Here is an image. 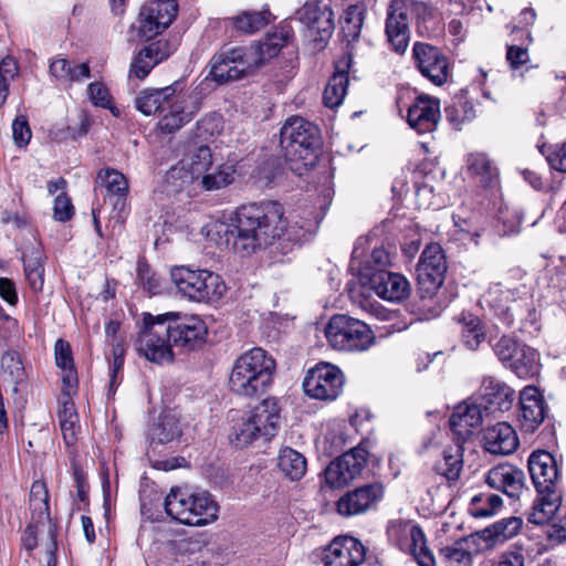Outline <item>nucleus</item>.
<instances>
[{"label":"nucleus","mask_w":566,"mask_h":566,"mask_svg":"<svg viewBox=\"0 0 566 566\" xmlns=\"http://www.w3.org/2000/svg\"><path fill=\"white\" fill-rule=\"evenodd\" d=\"M506 59L510 62L512 69H518L528 61L527 49L518 45H509Z\"/></svg>","instance_id":"nucleus-64"},{"label":"nucleus","mask_w":566,"mask_h":566,"mask_svg":"<svg viewBox=\"0 0 566 566\" xmlns=\"http://www.w3.org/2000/svg\"><path fill=\"white\" fill-rule=\"evenodd\" d=\"M321 146L319 129L300 116L287 118L280 132V147L286 161L313 166Z\"/></svg>","instance_id":"nucleus-5"},{"label":"nucleus","mask_w":566,"mask_h":566,"mask_svg":"<svg viewBox=\"0 0 566 566\" xmlns=\"http://www.w3.org/2000/svg\"><path fill=\"white\" fill-rule=\"evenodd\" d=\"M277 465L281 472L292 481L301 480L306 473L307 462L305 457L292 448L280 451Z\"/></svg>","instance_id":"nucleus-41"},{"label":"nucleus","mask_w":566,"mask_h":566,"mask_svg":"<svg viewBox=\"0 0 566 566\" xmlns=\"http://www.w3.org/2000/svg\"><path fill=\"white\" fill-rule=\"evenodd\" d=\"M473 108L464 102H454L444 108L446 118L455 128H459L461 124L473 117Z\"/></svg>","instance_id":"nucleus-56"},{"label":"nucleus","mask_w":566,"mask_h":566,"mask_svg":"<svg viewBox=\"0 0 566 566\" xmlns=\"http://www.w3.org/2000/svg\"><path fill=\"white\" fill-rule=\"evenodd\" d=\"M412 61L419 73L436 86L444 85L452 75L450 59L438 46L426 42H415Z\"/></svg>","instance_id":"nucleus-13"},{"label":"nucleus","mask_w":566,"mask_h":566,"mask_svg":"<svg viewBox=\"0 0 566 566\" xmlns=\"http://www.w3.org/2000/svg\"><path fill=\"white\" fill-rule=\"evenodd\" d=\"M398 526L410 537V553L419 566H436V559L427 545L426 535L418 525L399 523Z\"/></svg>","instance_id":"nucleus-34"},{"label":"nucleus","mask_w":566,"mask_h":566,"mask_svg":"<svg viewBox=\"0 0 566 566\" xmlns=\"http://www.w3.org/2000/svg\"><path fill=\"white\" fill-rule=\"evenodd\" d=\"M13 140L17 146H27L31 139V129L24 116H18L12 123Z\"/></svg>","instance_id":"nucleus-60"},{"label":"nucleus","mask_w":566,"mask_h":566,"mask_svg":"<svg viewBox=\"0 0 566 566\" xmlns=\"http://www.w3.org/2000/svg\"><path fill=\"white\" fill-rule=\"evenodd\" d=\"M176 0H155L143 6L138 14L137 34L144 41H150L161 34L176 19Z\"/></svg>","instance_id":"nucleus-16"},{"label":"nucleus","mask_w":566,"mask_h":566,"mask_svg":"<svg viewBox=\"0 0 566 566\" xmlns=\"http://www.w3.org/2000/svg\"><path fill=\"white\" fill-rule=\"evenodd\" d=\"M19 74V64L12 56H6L0 62V107L4 104L9 85Z\"/></svg>","instance_id":"nucleus-52"},{"label":"nucleus","mask_w":566,"mask_h":566,"mask_svg":"<svg viewBox=\"0 0 566 566\" xmlns=\"http://www.w3.org/2000/svg\"><path fill=\"white\" fill-rule=\"evenodd\" d=\"M24 273L30 287L34 292L42 291L44 283V265L42 253L38 249H32L30 253L23 256Z\"/></svg>","instance_id":"nucleus-45"},{"label":"nucleus","mask_w":566,"mask_h":566,"mask_svg":"<svg viewBox=\"0 0 566 566\" xmlns=\"http://www.w3.org/2000/svg\"><path fill=\"white\" fill-rule=\"evenodd\" d=\"M481 406L484 412L509 411L515 400V391L505 382L485 377L480 387Z\"/></svg>","instance_id":"nucleus-24"},{"label":"nucleus","mask_w":566,"mask_h":566,"mask_svg":"<svg viewBox=\"0 0 566 566\" xmlns=\"http://www.w3.org/2000/svg\"><path fill=\"white\" fill-rule=\"evenodd\" d=\"M1 368L10 376L11 380L15 385L21 384L25 378V370L21 356L15 350H8L2 355Z\"/></svg>","instance_id":"nucleus-50"},{"label":"nucleus","mask_w":566,"mask_h":566,"mask_svg":"<svg viewBox=\"0 0 566 566\" xmlns=\"http://www.w3.org/2000/svg\"><path fill=\"white\" fill-rule=\"evenodd\" d=\"M518 447V438L514 428L506 421L489 426L483 431V448L495 455H507Z\"/></svg>","instance_id":"nucleus-27"},{"label":"nucleus","mask_w":566,"mask_h":566,"mask_svg":"<svg viewBox=\"0 0 566 566\" xmlns=\"http://www.w3.org/2000/svg\"><path fill=\"white\" fill-rule=\"evenodd\" d=\"M233 437L232 442L238 448L248 447L258 438H262L259 427H255L249 417L234 428Z\"/></svg>","instance_id":"nucleus-53"},{"label":"nucleus","mask_w":566,"mask_h":566,"mask_svg":"<svg viewBox=\"0 0 566 566\" xmlns=\"http://www.w3.org/2000/svg\"><path fill=\"white\" fill-rule=\"evenodd\" d=\"M55 363L59 368L74 366L73 353L69 342L59 338L54 345Z\"/></svg>","instance_id":"nucleus-58"},{"label":"nucleus","mask_w":566,"mask_h":566,"mask_svg":"<svg viewBox=\"0 0 566 566\" xmlns=\"http://www.w3.org/2000/svg\"><path fill=\"white\" fill-rule=\"evenodd\" d=\"M516 292L511 289H502L501 284L491 286L486 293V301L494 308L496 315L506 325L513 323L511 303L515 301Z\"/></svg>","instance_id":"nucleus-38"},{"label":"nucleus","mask_w":566,"mask_h":566,"mask_svg":"<svg viewBox=\"0 0 566 566\" xmlns=\"http://www.w3.org/2000/svg\"><path fill=\"white\" fill-rule=\"evenodd\" d=\"M255 56L245 46L222 48L210 60L209 76L218 84L242 80L255 70Z\"/></svg>","instance_id":"nucleus-10"},{"label":"nucleus","mask_w":566,"mask_h":566,"mask_svg":"<svg viewBox=\"0 0 566 566\" xmlns=\"http://www.w3.org/2000/svg\"><path fill=\"white\" fill-rule=\"evenodd\" d=\"M172 53L170 42L165 39L157 40L144 46L133 59L129 76L145 78L150 71Z\"/></svg>","instance_id":"nucleus-25"},{"label":"nucleus","mask_w":566,"mask_h":566,"mask_svg":"<svg viewBox=\"0 0 566 566\" xmlns=\"http://www.w3.org/2000/svg\"><path fill=\"white\" fill-rule=\"evenodd\" d=\"M365 12L366 9L363 3L349 4L346 8L340 21V32L348 45L359 39L364 25Z\"/></svg>","instance_id":"nucleus-39"},{"label":"nucleus","mask_w":566,"mask_h":566,"mask_svg":"<svg viewBox=\"0 0 566 566\" xmlns=\"http://www.w3.org/2000/svg\"><path fill=\"white\" fill-rule=\"evenodd\" d=\"M525 556L523 548L514 547L507 549L499 556V559L492 564V566H524Z\"/></svg>","instance_id":"nucleus-62"},{"label":"nucleus","mask_w":566,"mask_h":566,"mask_svg":"<svg viewBox=\"0 0 566 566\" xmlns=\"http://www.w3.org/2000/svg\"><path fill=\"white\" fill-rule=\"evenodd\" d=\"M547 415L543 394L535 386H526L520 391L517 421L525 433H534Z\"/></svg>","instance_id":"nucleus-21"},{"label":"nucleus","mask_w":566,"mask_h":566,"mask_svg":"<svg viewBox=\"0 0 566 566\" xmlns=\"http://www.w3.org/2000/svg\"><path fill=\"white\" fill-rule=\"evenodd\" d=\"M527 468L538 493L528 520L534 524H544L555 517L563 503L560 468L556 458L545 450L533 451Z\"/></svg>","instance_id":"nucleus-2"},{"label":"nucleus","mask_w":566,"mask_h":566,"mask_svg":"<svg viewBox=\"0 0 566 566\" xmlns=\"http://www.w3.org/2000/svg\"><path fill=\"white\" fill-rule=\"evenodd\" d=\"M135 348L139 356L155 364L174 360L171 343L160 314H143V324L135 339Z\"/></svg>","instance_id":"nucleus-8"},{"label":"nucleus","mask_w":566,"mask_h":566,"mask_svg":"<svg viewBox=\"0 0 566 566\" xmlns=\"http://www.w3.org/2000/svg\"><path fill=\"white\" fill-rule=\"evenodd\" d=\"M74 207L70 197L62 192L54 199L53 217L56 221L66 222L72 219Z\"/></svg>","instance_id":"nucleus-57"},{"label":"nucleus","mask_w":566,"mask_h":566,"mask_svg":"<svg viewBox=\"0 0 566 566\" xmlns=\"http://www.w3.org/2000/svg\"><path fill=\"white\" fill-rule=\"evenodd\" d=\"M170 275L178 292L193 302H216L226 292V284L220 275L211 271L176 266Z\"/></svg>","instance_id":"nucleus-7"},{"label":"nucleus","mask_w":566,"mask_h":566,"mask_svg":"<svg viewBox=\"0 0 566 566\" xmlns=\"http://www.w3.org/2000/svg\"><path fill=\"white\" fill-rule=\"evenodd\" d=\"M50 73L57 80L71 82L72 66L66 59H56L50 64Z\"/></svg>","instance_id":"nucleus-63"},{"label":"nucleus","mask_w":566,"mask_h":566,"mask_svg":"<svg viewBox=\"0 0 566 566\" xmlns=\"http://www.w3.org/2000/svg\"><path fill=\"white\" fill-rule=\"evenodd\" d=\"M462 468L463 446L460 443L446 448L442 452V458L433 465V470L448 481L459 480Z\"/></svg>","instance_id":"nucleus-36"},{"label":"nucleus","mask_w":566,"mask_h":566,"mask_svg":"<svg viewBox=\"0 0 566 566\" xmlns=\"http://www.w3.org/2000/svg\"><path fill=\"white\" fill-rule=\"evenodd\" d=\"M212 166V154L208 146L198 147L190 157L189 169L193 177L207 174Z\"/></svg>","instance_id":"nucleus-55"},{"label":"nucleus","mask_w":566,"mask_h":566,"mask_svg":"<svg viewBox=\"0 0 566 566\" xmlns=\"http://www.w3.org/2000/svg\"><path fill=\"white\" fill-rule=\"evenodd\" d=\"M361 284L381 297L390 302H400L410 294V285L400 273L390 271H373L366 266L361 272Z\"/></svg>","instance_id":"nucleus-17"},{"label":"nucleus","mask_w":566,"mask_h":566,"mask_svg":"<svg viewBox=\"0 0 566 566\" xmlns=\"http://www.w3.org/2000/svg\"><path fill=\"white\" fill-rule=\"evenodd\" d=\"M175 94L176 90L172 85L163 88H146L136 96L135 107L146 116L165 112L166 104Z\"/></svg>","instance_id":"nucleus-31"},{"label":"nucleus","mask_w":566,"mask_h":566,"mask_svg":"<svg viewBox=\"0 0 566 566\" xmlns=\"http://www.w3.org/2000/svg\"><path fill=\"white\" fill-rule=\"evenodd\" d=\"M233 177L226 171L217 170L212 174H205L202 176V186L206 190H217L231 184Z\"/></svg>","instance_id":"nucleus-61"},{"label":"nucleus","mask_w":566,"mask_h":566,"mask_svg":"<svg viewBox=\"0 0 566 566\" xmlns=\"http://www.w3.org/2000/svg\"><path fill=\"white\" fill-rule=\"evenodd\" d=\"M281 408L276 398L269 397L255 406L249 416L264 440H270L277 433Z\"/></svg>","instance_id":"nucleus-30"},{"label":"nucleus","mask_w":566,"mask_h":566,"mask_svg":"<svg viewBox=\"0 0 566 566\" xmlns=\"http://www.w3.org/2000/svg\"><path fill=\"white\" fill-rule=\"evenodd\" d=\"M247 51H251L255 56V70L261 67L265 62L270 59L276 56L282 50V42L275 40V36H272L271 33H268L265 38L258 42L253 43L249 46H245Z\"/></svg>","instance_id":"nucleus-48"},{"label":"nucleus","mask_w":566,"mask_h":566,"mask_svg":"<svg viewBox=\"0 0 566 566\" xmlns=\"http://www.w3.org/2000/svg\"><path fill=\"white\" fill-rule=\"evenodd\" d=\"M166 513L181 524L202 526L218 518L219 505L207 491L189 492L174 486L164 502Z\"/></svg>","instance_id":"nucleus-4"},{"label":"nucleus","mask_w":566,"mask_h":566,"mask_svg":"<svg viewBox=\"0 0 566 566\" xmlns=\"http://www.w3.org/2000/svg\"><path fill=\"white\" fill-rule=\"evenodd\" d=\"M271 12L265 9L262 11H242L240 14L229 18L228 21L241 34H253L270 23Z\"/></svg>","instance_id":"nucleus-40"},{"label":"nucleus","mask_w":566,"mask_h":566,"mask_svg":"<svg viewBox=\"0 0 566 566\" xmlns=\"http://www.w3.org/2000/svg\"><path fill=\"white\" fill-rule=\"evenodd\" d=\"M524 472L509 463L493 467L486 474L485 482L492 489L502 491L511 499H517L524 489Z\"/></svg>","instance_id":"nucleus-26"},{"label":"nucleus","mask_w":566,"mask_h":566,"mask_svg":"<svg viewBox=\"0 0 566 566\" xmlns=\"http://www.w3.org/2000/svg\"><path fill=\"white\" fill-rule=\"evenodd\" d=\"M440 116V101L420 94L408 108L407 122L418 134H426L436 130Z\"/></svg>","instance_id":"nucleus-22"},{"label":"nucleus","mask_w":566,"mask_h":566,"mask_svg":"<svg viewBox=\"0 0 566 566\" xmlns=\"http://www.w3.org/2000/svg\"><path fill=\"white\" fill-rule=\"evenodd\" d=\"M96 182L104 187L107 193L117 196L116 205L127 196L128 181L120 171L114 168L101 169L97 172Z\"/></svg>","instance_id":"nucleus-44"},{"label":"nucleus","mask_w":566,"mask_h":566,"mask_svg":"<svg viewBox=\"0 0 566 566\" xmlns=\"http://www.w3.org/2000/svg\"><path fill=\"white\" fill-rule=\"evenodd\" d=\"M467 166L469 174L478 178L483 187H492L497 181V168L486 154H470L467 159Z\"/></svg>","instance_id":"nucleus-35"},{"label":"nucleus","mask_w":566,"mask_h":566,"mask_svg":"<svg viewBox=\"0 0 566 566\" xmlns=\"http://www.w3.org/2000/svg\"><path fill=\"white\" fill-rule=\"evenodd\" d=\"M476 533L464 536L453 544L440 549V556L448 566H471L473 562L472 551L476 545Z\"/></svg>","instance_id":"nucleus-32"},{"label":"nucleus","mask_w":566,"mask_h":566,"mask_svg":"<svg viewBox=\"0 0 566 566\" xmlns=\"http://www.w3.org/2000/svg\"><path fill=\"white\" fill-rule=\"evenodd\" d=\"M296 19L306 27L312 41L323 49L335 30L332 8L319 0H308L295 12Z\"/></svg>","instance_id":"nucleus-14"},{"label":"nucleus","mask_w":566,"mask_h":566,"mask_svg":"<svg viewBox=\"0 0 566 566\" xmlns=\"http://www.w3.org/2000/svg\"><path fill=\"white\" fill-rule=\"evenodd\" d=\"M368 452L357 447L343 453L325 469V480L332 488H343L358 476L366 467Z\"/></svg>","instance_id":"nucleus-18"},{"label":"nucleus","mask_w":566,"mask_h":566,"mask_svg":"<svg viewBox=\"0 0 566 566\" xmlns=\"http://www.w3.org/2000/svg\"><path fill=\"white\" fill-rule=\"evenodd\" d=\"M138 284L149 294L156 295L161 291L160 277L150 269L145 259L137 262Z\"/></svg>","instance_id":"nucleus-51"},{"label":"nucleus","mask_w":566,"mask_h":566,"mask_svg":"<svg viewBox=\"0 0 566 566\" xmlns=\"http://www.w3.org/2000/svg\"><path fill=\"white\" fill-rule=\"evenodd\" d=\"M226 243L235 253L244 256L275 240L297 243L301 239L289 227L284 208L277 201H262L239 207L232 226L224 232Z\"/></svg>","instance_id":"nucleus-1"},{"label":"nucleus","mask_w":566,"mask_h":566,"mask_svg":"<svg viewBox=\"0 0 566 566\" xmlns=\"http://www.w3.org/2000/svg\"><path fill=\"white\" fill-rule=\"evenodd\" d=\"M199 109L197 104L190 105L185 95H174L166 104V113L158 122V128L164 134H174L189 123Z\"/></svg>","instance_id":"nucleus-28"},{"label":"nucleus","mask_w":566,"mask_h":566,"mask_svg":"<svg viewBox=\"0 0 566 566\" xmlns=\"http://www.w3.org/2000/svg\"><path fill=\"white\" fill-rule=\"evenodd\" d=\"M509 367L524 379L533 378L539 374L541 364L538 353L527 345H524Z\"/></svg>","instance_id":"nucleus-42"},{"label":"nucleus","mask_w":566,"mask_h":566,"mask_svg":"<svg viewBox=\"0 0 566 566\" xmlns=\"http://www.w3.org/2000/svg\"><path fill=\"white\" fill-rule=\"evenodd\" d=\"M447 258L439 243L428 244L417 264L418 294L422 300L432 298L442 286L447 273Z\"/></svg>","instance_id":"nucleus-12"},{"label":"nucleus","mask_w":566,"mask_h":566,"mask_svg":"<svg viewBox=\"0 0 566 566\" xmlns=\"http://www.w3.org/2000/svg\"><path fill=\"white\" fill-rule=\"evenodd\" d=\"M385 488L381 482H371L347 491L336 502L337 512L343 516L366 513L377 507L382 500Z\"/></svg>","instance_id":"nucleus-19"},{"label":"nucleus","mask_w":566,"mask_h":566,"mask_svg":"<svg viewBox=\"0 0 566 566\" xmlns=\"http://www.w3.org/2000/svg\"><path fill=\"white\" fill-rule=\"evenodd\" d=\"M276 364L261 347L241 354L234 361L230 376V391L244 398H258L272 385Z\"/></svg>","instance_id":"nucleus-3"},{"label":"nucleus","mask_w":566,"mask_h":566,"mask_svg":"<svg viewBox=\"0 0 566 566\" xmlns=\"http://www.w3.org/2000/svg\"><path fill=\"white\" fill-rule=\"evenodd\" d=\"M91 102L98 107H109L112 95L108 88L99 82L91 83L87 87Z\"/></svg>","instance_id":"nucleus-59"},{"label":"nucleus","mask_w":566,"mask_h":566,"mask_svg":"<svg viewBox=\"0 0 566 566\" xmlns=\"http://www.w3.org/2000/svg\"><path fill=\"white\" fill-rule=\"evenodd\" d=\"M181 436V428L178 419L170 413L159 417L158 422L155 423L148 431V438L151 443H168Z\"/></svg>","instance_id":"nucleus-43"},{"label":"nucleus","mask_w":566,"mask_h":566,"mask_svg":"<svg viewBox=\"0 0 566 566\" xmlns=\"http://www.w3.org/2000/svg\"><path fill=\"white\" fill-rule=\"evenodd\" d=\"M502 497L497 494H476L472 497L470 513L481 518L494 515L502 506Z\"/></svg>","instance_id":"nucleus-49"},{"label":"nucleus","mask_w":566,"mask_h":566,"mask_svg":"<svg viewBox=\"0 0 566 566\" xmlns=\"http://www.w3.org/2000/svg\"><path fill=\"white\" fill-rule=\"evenodd\" d=\"M325 336L334 349L347 353L368 350L376 340L373 329L365 322L345 314H335L329 318Z\"/></svg>","instance_id":"nucleus-6"},{"label":"nucleus","mask_w":566,"mask_h":566,"mask_svg":"<svg viewBox=\"0 0 566 566\" xmlns=\"http://www.w3.org/2000/svg\"><path fill=\"white\" fill-rule=\"evenodd\" d=\"M482 406L474 402H462L458 405L449 419L450 429L455 436V443L463 444L469 440L473 430L482 424Z\"/></svg>","instance_id":"nucleus-23"},{"label":"nucleus","mask_w":566,"mask_h":566,"mask_svg":"<svg viewBox=\"0 0 566 566\" xmlns=\"http://www.w3.org/2000/svg\"><path fill=\"white\" fill-rule=\"evenodd\" d=\"M165 323L171 347L188 353L201 348L208 336V327L203 319L195 314L167 312L160 314Z\"/></svg>","instance_id":"nucleus-9"},{"label":"nucleus","mask_w":566,"mask_h":566,"mask_svg":"<svg viewBox=\"0 0 566 566\" xmlns=\"http://www.w3.org/2000/svg\"><path fill=\"white\" fill-rule=\"evenodd\" d=\"M30 506L33 512L32 518L38 514L39 522L46 520L50 526L54 524L50 515L49 491L43 481H34L32 483L30 490Z\"/></svg>","instance_id":"nucleus-46"},{"label":"nucleus","mask_w":566,"mask_h":566,"mask_svg":"<svg viewBox=\"0 0 566 566\" xmlns=\"http://www.w3.org/2000/svg\"><path fill=\"white\" fill-rule=\"evenodd\" d=\"M524 345L514 337L504 335L493 345V350L501 361L510 365Z\"/></svg>","instance_id":"nucleus-54"},{"label":"nucleus","mask_w":566,"mask_h":566,"mask_svg":"<svg viewBox=\"0 0 566 566\" xmlns=\"http://www.w3.org/2000/svg\"><path fill=\"white\" fill-rule=\"evenodd\" d=\"M345 384L343 371L329 363H319L308 370L303 380L304 392L314 399L335 400Z\"/></svg>","instance_id":"nucleus-15"},{"label":"nucleus","mask_w":566,"mask_h":566,"mask_svg":"<svg viewBox=\"0 0 566 566\" xmlns=\"http://www.w3.org/2000/svg\"><path fill=\"white\" fill-rule=\"evenodd\" d=\"M350 63V53L335 62V72L328 80L323 93V102L326 107L334 108L342 104L347 92Z\"/></svg>","instance_id":"nucleus-29"},{"label":"nucleus","mask_w":566,"mask_h":566,"mask_svg":"<svg viewBox=\"0 0 566 566\" xmlns=\"http://www.w3.org/2000/svg\"><path fill=\"white\" fill-rule=\"evenodd\" d=\"M366 547L356 537L336 536L322 554L323 566H359L365 562Z\"/></svg>","instance_id":"nucleus-20"},{"label":"nucleus","mask_w":566,"mask_h":566,"mask_svg":"<svg viewBox=\"0 0 566 566\" xmlns=\"http://www.w3.org/2000/svg\"><path fill=\"white\" fill-rule=\"evenodd\" d=\"M459 323L462 325V337L465 345L470 349H476L486 336L481 319L473 314L462 313Z\"/></svg>","instance_id":"nucleus-47"},{"label":"nucleus","mask_w":566,"mask_h":566,"mask_svg":"<svg viewBox=\"0 0 566 566\" xmlns=\"http://www.w3.org/2000/svg\"><path fill=\"white\" fill-rule=\"evenodd\" d=\"M410 13H415L418 19L422 17L423 20L431 15L426 4L408 3L405 0H392L387 9L385 31L391 49L398 54H403L409 43Z\"/></svg>","instance_id":"nucleus-11"},{"label":"nucleus","mask_w":566,"mask_h":566,"mask_svg":"<svg viewBox=\"0 0 566 566\" xmlns=\"http://www.w3.org/2000/svg\"><path fill=\"white\" fill-rule=\"evenodd\" d=\"M523 520L517 516H510L495 522L476 532L478 538L484 542H504L515 536L522 528Z\"/></svg>","instance_id":"nucleus-37"},{"label":"nucleus","mask_w":566,"mask_h":566,"mask_svg":"<svg viewBox=\"0 0 566 566\" xmlns=\"http://www.w3.org/2000/svg\"><path fill=\"white\" fill-rule=\"evenodd\" d=\"M365 240L361 238L356 242L350 260L352 269H357L359 281L361 282V272L368 266L373 271H388L387 266L390 265V254L384 248H375L366 260H361L363 250L361 245Z\"/></svg>","instance_id":"nucleus-33"}]
</instances>
